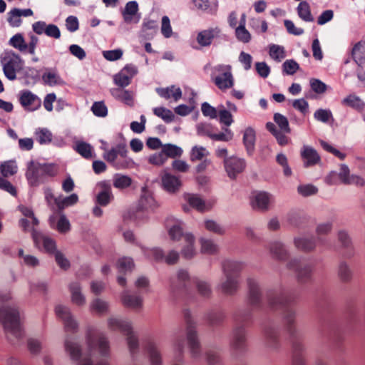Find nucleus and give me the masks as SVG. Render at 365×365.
Returning a JSON list of instances; mask_svg holds the SVG:
<instances>
[{"mask_svg": "<svg viewBox=\"0 0 365 365\" xmlns=\"http://www.w3.org/2000/svg\"><path fill=\"white\" fill-rule=\"evenodd\" d=\"M42 80L46 85L53 86L61 84L63 81L55 71L46 72L42 75Z\"/></svg>", "mask_w": 365, "mask_h": 365, "instance_id": "obj_46", "label": "nucleus"}, {"mask_svg": "<svg viewBox=\"0 0 365 365\" xmlns=\"http://www.w3.org/2000/svg\"><path fill=\"white\" fill-rule=\"evenodd\" d=\"M243 144L249 156L253 155L255 145V131L251 127L247 128L243 134Z\"/></svg>", "mask_w": 365, "mask_h": 365, "instance_id": "obj_27", "label": "nucleus"}, {"mask_svg": "<svg viewBox=\"0 0 365 365\" xmlns=\"http://www.w3.org/2000/svg\"><path fill=\"white\" fill-rule=\"evenodd\" d=\"M339 177L341 182L346 185L356 184L363 185L364 183V180L359 176L352 175L350 177L349 169L346 165H341Z\"/></svg>", "mask_w": 365, "mask_h": 365, "instance_id": "obj_28", "label": "nucleus"}, {"mask_svg": "<svg viewBox=\"0 0 365 365\" xmlns=\"http://www.w3.org/2000/svg\"><path fill=\"white\" fill-rule=\"evenodd\" d=\"M192 282L195 284L196 289L201 297L205 298L210 297L212 289L208 282L198 278H193Z\"/></svg>", "mask_w": 365, "mask_h": 365, "instance_id": "obj_38", "label": "nucleus"}, {"mask_svg": "<svg viewBox=\"0 0 365 365\" xmlns=\"http://www.w3.org/2000/svg\"><path fill=\"white\" fill-rule=\"evenodd\" d=\"M162 150L166 159L168 158H175L176 157H180L182 153V150L181 148L173 144L164 145Z\"/></svg>", "mask_w": 365, "mask_h": 365, "instance_id": "obj_44", "label": "nucleus"}, {"mask_svg": "<svg viewBox=\"0 0 365 365\" xmlns=\"http://www.w3.org/2000/svg\"><path fill=\"white\" fill-rule=\"evenodd\" d=\"M289 269L296 274L297 281L304 284L311 281L313 267L311 264L298 258L292 259L287 264Z\"/></svg>", "mask_w": 365, "mask_h": 365, "instance_id": "obj_11", "label": "nucleus"}, {"mask_svg": "<svg viewBox=\"0 0 365 365\" xmlns=\"http://www.w3.org/2000/svg\"><path fill=\"white\" fill-rule=\"evenodd\" d=\"M184 318L186 322L187 342L191 357L199 359L202 356L201 345L196 329V323L192 319L189 310L184 312Z\"/></svg>", "mask_w": 365, "mask_h": 365, "instance_id": "obj_6", "label": "nucleus"}, {"mask_svg": "<svg viewBox=\"0 0 365 365\" xmlns=\"http://www.w3.org/2000/svg\"><path fill=\"white\" fill-rule=\"evenodd\" d=\"M214 71L218 73V75L214 78L213 81L219 89L227 90L234 86L231 66L220 64L215 66Z\"/></svg>", "mask_w": 365, "mask_h": 365, "instance_id": "obj_12", "label": "nucleus"}, {"mask_svg": "<svg viewBox=\"0 0 365 365\" xmlns=\"http://www.w3.org/2000/svg\"><path fill=\"white\" fill-rule=\"evenodd\" d=\"M270 202V195L266 192H259L255 194L252 205L254 209L267 210Z\"/></svg>", "mask_w": 365, "mask_h": 365, "instance_id": "obj_26", "label": "nucleus"}, {"mask_svg": "<svg viewBox=\"0 0 365 365\" xmlns=\"http://www.w3.org/2000/svg\"><path fill=\"white\" fill-rule=\"evenodd\" d=\"M37 141L40 144L49 143L52 140V133L47 128H39L35 132Z\"/></svg>", "mask_w": 365, "mask_h": 365, "instance_id": "obj_51", "label": "nucleus"}, {"mask_svg": "<svg viewBox=\"0 0 365 365\" xmlns=\"http://www.w3.org/2000/svg\"><path fill=\"white\" fill-rule=\"evenodd\" d=\"M97 187L100 191L96 195V202L99 206L106 207L114 199L111 185L108 180H102L97 183Z\"/></svg>", "mask_w": 365, "mask_h": 365, "instance_id": "obj_20", "label": "nucleus"}, {"mask_svg": "<svg viewBox=\"0 0 365 365\" xmlns=\"http://www.w3.org/2000/svg\"><path fill=\"white\" fill-rule=\"evenodd\" d=\"M72 302L78 306L83 305L85 297L81 293V287L78 282H72L69 286Z\"/></svg>", "mask_w": 365, "mask_h": 365, "instance_id": "obj_36", "label": "nucleus"}, {"mask_svg": "<svg viewBox=\"0 0 365 365\" xmlns=\"http://www.w3.org/2000/svg\"><path fill=\"white\" fill-rule=\"evenodd\" d=\"M221 34L222 31L219 27H210L197 34L196 41L200 47H209L215 39L220 38Z\"/></svg>", "mask_w": 365, "mask_h": 365, "instance_id": "obj_17", "label": "nucleus"}, {"mask_svg": "<svg viewBox=\"0 0 365 365\" xmlns=\"http://www.w3.org/2000/svg\"><path fill=\"white\" fill-rule=\"evenodd\" d=\"M269 56L277 61H281L285 58V51L283 46L279 45H271L269 46Z\"/></svg>", "mask_w": 365, "mask_h": 365, "instance_id": "obj_53", "label": "nucleus"}, {"mask_svg": "<svg viewBox=\"0 0 365 365\" xmlns=\"http://www.w3.org/2000/svg\"><path fill=\"white\" fill-rule=\"evenodd\" d=\"M123 304L128 308L138 309L142 307L143 299L140 296L131 294L128 291H124L121 294Z\"/></svg>", "mask_w": 365, "mask_h": 365, "instance_id": "obj_24", "label": "nucleus"}, {"mask_svg": "<svg viewBox=\"0 0 365 365\" xmlns=\"http://www.w3.org/2000/svg\"><path fill=\"white\" fill-rule=\"evenodd\" d=\"M295 247L303 252H309L314 250L316 242L313 237H296L294 240Z\"/></svg>", "mask_w": 365, "mask_h": 365, "instance_id": "obj_33", "label": "nucleus"}, {"mask_svg": "<svg viewBox=\"0 0 365 365\" xmlns=\"http://www.w3.org/2000/svg\"><path fill=\"white\" fill-rule=\"evenodd\" d=\"M243 267L244 264L241 262L227 259L222 262L225 280L220 283V287L224 294L232 295L237 292L240 285V272Z\"/></svg>", "mask_w": 365, "mask_h": 365, "instance_id": "obj_3", "label": "nucleus"}, {"mask_svg": "<svg viewBox=\"0 0 365 365\" xmlns=\"http://www.w3.org/2000/svg\"><path fill=\"white\" fill-rule=\"evenodd\" d=\"M248 287L247 300L249 304L255 309H260L263 307L262 294L258 282L252 277L247 280Z\"/></svg>", "mask_w": 365, "mask_h": 365, "instance_id": "obj_15", "label": "nucleus"}, {"mask_svg": "<svg viewBox=\"0 0 365 365\" xmlns=\"http://www.w3.org/2000/svg\"><path fill=\"white\" fill-rule=\"evenodd\" d=\"M134 267V263L130 257H123L118 259L117 263V268L119 273L126 274L128 272H131Z\"/></svg>", "mask_w": 365, "mask_h": 365, "instance_id": "obj_45", "label": "nucleus"}, {"mask_svg": "<svg viewBox=\"0 0 365 365\" xmlns=\"http://www.w3.org/2000/svg\"><path fill=\"white\" fill-rule=\"evenodd\" d=\"M132 179L128 175L116 173L113 178V185L115 188L123 190L130 187L132 184Z\"/></svg>", "mask_w": 365, "mask_h": 365, "instance_id": "obj_40", "label": "nucleus"}, {"mask_svg": "<svg viewBox=\"0 0 365 365\" xmlns=\"http://www.w3.org/2000/svg\"><path fill=\"white\" fill-rule=\"evenodd\" d=\"M339 241L341 245L347 249V253L345 255L346 257H349L353 255V249L351 246V239L346 232L341 230L338 233Z\"/></svg>", "mask_w": 365, "mask_h": 365, "instance_id": "obj_43", "label": "nucleus"}, {"mask_svg": "<svg viewBox=\"0 0 365 365\" xmlns=\"http://www.w3.org/2000/svg\"><path fill=\"white\" fill-rule=\"evenodd\" d=\"M274 120L279 127L281 131L286 133H289L291 132L289 121L284 115L277 113L274 115Z\"/></svg>", "mask_w": 365, "mask_h": 365, "instance_id": "obj_54", "label": "nucleus"}, {"mask_svg": "<svg viewBox=\"0 0 365 365\" xmlns=\"http://www.w3.org/2000/svg\"><path fill=\"white\" fill-rule=\"evenodd\" d=\"M264 346L271 351H279L281 348L280 330L273 325H266L263 329Z\"/></svg>", "mask_w": 365, "mask_h": 365, "instance_id": "obj_14", "label": "nucleus"}, {"mask_svg": "<svg viewBox=\"0 0 365 365\" xmlns=\"http://www.w3.org/2000/svg\"><path fill=\"white\" fill-rule=\"evenodd\" d=\"M17 172V167L13 162H7L1 165V173L5 178L11 176Z\"/></svg>", "mask_w": 365, "mask_h": 365, "instance_id": "obj_63", "label": "nucleus"}, {"mask_svg": "<svg viewBox=\"0 0 365 365\" xmlns=\"http://www.w3.org/2000/svg\"><path fill=\"white\" fill-rule=\"evenodd\" d=\"M19 103L27 111L32 112L41 106V100L29 90H23L19 93Z\"/></svg>", "mask_w": 365, "mask_h": 365, "instance_id": "obj_18", "label": "nucleus"}, {"mask_svg": "<svg viewBox=\"0 0 365 365\" xmlns=\"http://www.w3.org/2000/svg\"><path fill=\"white\" fill-rule=\"evenodd\" d=\"M9 44L20 52L24 53L27 50L26 43L23 34L18 33L14 35L9 41Z\"/></svg>", "mask_w": 365, "mask_h": 365, "instance_id": "obj_41", "label": "nucleus"}, {"mask_svg": "<svg viewBox=\"0 0 365 365\" xmlns=\"http://www.w3.org/2000/svg\"><path fill=\"white\" fill-rule=\"evenodd\" d=\"M19 9L14 8L8 13L7 21L12 27H19L21 24Z\"/></svg>", "mask_w": 365, "mask_h": 365, "instance_id": "obj_55", "label": "nucleus"}, {"mask_svg": "<svg viewBox=\"0 0 365 365\" xmlns=\"http://www.w3.org/2000/svg\"><path fill=\"white\" fill-rule=\"evenodd\" d=\"M104 159L117 170L133 167V160L128 157V150L123 143L117 145L103 155Z\"/></svg>", "mask_w": 365, "mask_h": 365, "instance_id": "obj_5", "label": "nucleus"}, {"mask_svg": "<svg viewBox=\"0 0 365 365\" xmlns=\"http://www.w3.org/2000/svg\"><path fill=\"white\" fill-rule=\"evenodd\" d=\"M111 94L115 99L123 102L127 106H133L134 104L133 93L132 91L118 88L113 89Z\"/></svg>", "mask_w": 365, "mask_h": 365, "instance_id": "obj_29", "label": "nucleus"}, {"mask_svg": "<svg viewBox=\"0 0 365 365\" xmlns=\"http://www.w3.org/2000/svg\"><path fill=\"white\" fill-rule=\"evenodd\" d=\"M364 45V42L359 41L354 44L351 50V57L359 67L365 63Z\"/></svg>", "mask_w": 365, "mask_h": 365, "instance_id": "obj_31", "label": "nucleus"}, {"mask_svg": "<svg viewBox=\"0 0 365 365\" xmlns=\"http://www.w3.org/2000/svg\"><path fill=\"white\" fill-rule=\"evenodd\" d=\"M57 212V210L56 211ZM60 215L59 219L56 223V229L60 233H66L71 230V224L66 215L62 212H57Z\"/></svg>", "mask_w": 365, "mask_h": 365, "instance_id": "obj_52", "label": "nucleus"}, {"mask_svg": "<svg viewBox=\"0 0 365 365\" xmlns=\"http://www.w3.org/2000/svg\"><path fill=\"white\" fill-rule=\"evenodd\" d=\"M187 200L189 205L198 211L203 212L205 209V202L197 195H188Z\"/></svg>", "mask_w": 365, "mask_h": 365, "instance_id": "obj_56", "label": "nucleus"}, {"mask_svg": "<svg viewBox=\"0 0 365 365\" xmlns=\"http://www.w3.org/2000/svg\"><path fill=\"white\" fill-rule=\"evenodd\" d=\"M87 341L91 351L98 350L103 356L108 355L109 343L103 334H98L96 338L93 337L91 334H88L87 336Z\"/></svg>", "mask_w": 365, "mask_h": 365, "instance_id": "obj_19", "label": "nucleus"}, {"mask_svg": "<svg viewBox=\"0 0 365 365\" xmlns=\"http://www.w3.org/2000/svg\"><path fill=\"white\" fill-rule=\"evenodd\" d=\"M232 317L236 326L244 327L252 319V310L250 309H237L234 312Z\"/></svg>", "mask_w": 365, "mask_h": 365, "instance_id": "obj_35", "label": "nucleus"}, {"mask_svg": "<svg viewBox=\"0 0 365 365\" xmlns=\"http://www.w3.org/2000/svg\"><path fill=\"white\" fill-rule=\"evenodd\" d=\"M224 166L229 178L235 179L239 174L245 170L246 161L243 158L231 156L224 160Z\"/></svg>", "mask_w": 365, "mask_h": 365, "instance_id": "obj_16", "label": "nucleus"}, {"mask_svg": "<svg viewBox=\"0 0 365 365\" xmlns=\"http://www.w3.org/2000/svg\"><path fill=\"white\" fill-rule=\"evenodd\" d=\"M108 327L110 329L120 331L127 336V343L132 355L138 351V339L133 331L131 324L129 322L116 318H110L108 320Z\"/></svg>", "mask_w": 365, "mask_h": 365, "instance_id": "obj_8", "label": "nucleus"}, {"mask_svg": "<svg viewBox=\"0 0 365 365\" xmlns=\"http://www.w3.org/2000/svg\"><path fill=\"white\" fill-rule=\"evenodd\" d=\"M58 174V168L53 164H41L34 160L28 163L26 178L31 186L45 183L48 178Z\"/></svg>", "mask_w": 365, "mask_h": 365, "instance_id": "obj_4", "label": "nucleus"}, {"mask_svg": "<svg viewBox=\"0 0 365 365\" xmlns=\"http://www.w3.org/2000/svg\"><path fill=\"white\" fill-rule=\"evenodd\" d=\"M151 365H162V359L157 344L152 339H148L145 345Z\"/></svg>", "mask_w": 365, "mask_h": 365, "instance_id": "obj_25", "label": "nucleus"}, {"mask_svg": "<svg viewBox=\"0 0 365 365\" xmlns=\"http://www.w3.org/2000/svg\"><path fill=\"white\" fill-rule=\"evenodd\" d=\"M235 36L237 39L242 43H248L251 40V35L245 26H238L236 27Z\"/></svg>", "mask_w": 365, "mask_h": 365, "instance_id": "obj_60", "label": "nucleus"}, {"mask_svg": "<svg viewBox=\"0 0 365 365\" xmlns=\"http://www.w3.org/2000/svg\"><path fill=\"white\" fill-rule=\"evenodd\" d=\"M158 94L165 99L173 98L175 101H178L182 97V91L180 88H176L175 86H171L167 88H157Z\"/></svg>", "mask_w": 365, "mask_h": 365, "instance_id": "obj_30", "label": "nucleus"}, {"mask_svg": "<svg viewBox=\"0 0 365 365\" xmlns=\"http://www.w3.org/2000/svg\"><path fill=\"white\" fill-rule=\"evenodd\" d=\"M226 318L225 313L222 310H212L207 313L205 319L211 327H218L222 324Z\"/></svg>", "mask_w": 365, "mask_h": 365, "instance_id": "obj_32", "label": "nucleus"}, {"mask_svg": "<svg viewBox=\"0 0 365 365\" xmlns=\"http://www.w3.org/2000/svg\"><path fill=\"white\" fill-rule=\"evenodd\" d=\"M269 250L273 257L278 260L284 261L288 258L289 253L280 242L276 241L271 243Z\"/></svg>", "mask_w": 365, "mask_h": 365, "instance_id": "obj_34", "label": "nucleus"}, {"mask_svg": "<svg viewBox=\"0 0 365 365\" xmlns=\"http://www.w3.org/2000/svg\"><path fill=\"white\" fill-rule=\"evenodd\" d=\"M55 311L57 317L63 321L66 331L75 332L77 330L78 324L73 318L68 307L58 305L56 307Z\"/></svg>", "mask_w": 365, "mask_h": 365, "instance_id": "obj_21", "label": "nucleus"}, {"mask_svg": "<svg viewBox=\"0 0 365 365\" xmlns=\"http://www.w3.org/2000/svg\"><path fill=\"white\" fill-rule=\"evenodd\" d=\"M191 278L185 269H179L176 277L170 279V291L173 295L180 297L186 295L190 288Z\"/></svg>", "mask_w": 365, "mask_h": 365, "instance_id": "obj_10", "label": "nucleus"}, {"mask_svg": "<svg viewBox=\"0 0 365 365\" xmlns=\"http://www.w3.org/2000/svg\"><path fill=\"white\" fill-rule=\"evenodd\" d=\"M75 150L86 159H90L93 157V148L90 144L86 142H78L76 144Z\"/></svg>", "mask_w": 365, "mask_h": 365, "instance_id": "obj_42", "label": "nucleus"}, {"mask_svg": "<svg viewBox=\"0 0 365 365\" xmlns=\"http://www.w3.org/2000/svg\"><path fill=\"white\" fill-rule=\"evenodd\" d=\"M343 103L353 108L361 110L364 107V103L357 96L350 95L343 100Z\"/></svg>", "mask_w": 365, "mask_h": 365, "instance_id": "obj_58", "label": "nucleus"}, {"mask_svg": "<svg viewBox=\"0 0 365 365\" xmlns=\"http://www.w3.org/2000/svg\"><path fill=\"white\" fill-rule=\"evenodd\" d=\"M338 275L343 282H348L351 279L352 272L346 262H342L339 265Z\"/></svg>", "mask_w": 365, "mask_h": 365, "instance_id": "obj_50", "label": "nucleus"}, {"mask_svg": "<svg viewBox=\"0 0 365 365\" xmlns=\"http://www.w3.org/2000/svg\"><path fill=\"white\" fill-rule=\"evenodd\" d=\"M299 16L306 22H312L314 19L311 13L310 6L306 1H301L297 6Z\"/></svg>", "mask_w": 365, "mask_h": 365, "instance_id": "obj_39", "label": "nucleus"}, {"mask_svg": "<svg viewBox=\"0 0 365 365\" xmlns=\"http://www.w3.org/2000/svg\"><path fill=\"white\" fill-rule=\"evenodd\" d=\"M332 228V223L330 222H323L319 224L316 229V232L318 235V240L322 245H325V241L321 237L322 235H327Z\"/></svg>", "mask_w": 365, "mask_h": 365, "instance_id": "obj_57", "label": "nucleus"}, {"mask_svg": "<svg viewBox=\"0 0 365 365\" xmlns=\"http://www.w3.org/2000/svg\"><path fill=\"white\" fill-rule=\"evenodd\" d=\"M200 244L201 251L202 253L213 255L215 254L218 250L217 245L215 244L214 242L211 240L201 238Z\"/></svg>", "mask_w": 365, "mask_h": 365, "instance_id": "obj_49", "label": "nucleus"}, {"mask_svg": "<svg viewBox=\"0 0 365 365\" xmlns=\"http://www.w3.org/2000/svg\"><path fill=\"white\" fill-rule=\"evenodd\" d=\"M230 346L231 349L237 354H242L247 351V339L245 327L235 326L232 329Z\"/></svg>", "mask_w": 365, "mask_h": 365, "instance_id": "obj_13", "label": "nucleus"}, {"mask_svg": "<svg viewBox=\"0 0 365 365\" xmlns=\"http://www.w3.org/2000/svg\"><path fill=\"white\" fill-rule=\"evenodd\" d=\"M208 153L206 149L202 146H194L192 148L190 153V160L195 162L196 160H201Z\"/></svg>", "mask_w": 365, "mask_h": 365, "instance_id": "obj_62", "label": "nucleus"}, {"mask_svg": "<svg viewBox=\"0 0 365 365\" xmlns=\"http://www.w3.org/2000/svg\"><path fill=\"white\" fill-rule=\"evenodd\" d=\"M297 297L295 292L283 289H272L267 293L269 307L272 310L282 311L283 325L292 345V365H307L304 336L296 327V311L289 307L295 302Z\"/></svg>", "mask_w": 365, "mask_h": 365, "instance_id": "obj_1", "label": "nucleus"}, {"mask_svg": "<svg viewBox=\"0 0 365 365\" xmlns=\"http://www.w3.org/2000/svg\"><path fill=\"white\" fill-rule=\"evenodd\" d=\"M169 236L172 240L179 241L183 239L186 245L182 250V255L185 259H191L195 254L194 249V236L190 233L184 234L180 223L173 225L168 230Z\"/></svg>", "mask_w": 365, "mask_h": 365, "instance_id": "obj_9", "label": "nucleus"}, {"mask_svg": "<svg viewBox=\"0 0 365 365\" xmlns=\"http://www.w3.org/2000/svg\"><path fill=\"white\" fill-rule=\"evenodd\" d=\"M91 110L98 117H106L108 114V108L103 101L95 102L91 107Z\"/></svg>", "mask_w": 365, "mask_h": 365, "instance_id": "obj_61", "label": "nucleus"}, {"mask_svg": "<svg viewBox=\"0 0 365 365\" xmlns=\"http://www.w3.org/2000/svg\"><path fill=\"white\" fill-rule=\"evenodd\" d=\"M300 155L304 168L314 166L321 161V157L317 151L309 145L303 146Z\"/></svg>", "mask_w": 365, "mask_h": 365, "instance_id": "obj_23", "label": "nucleus"}, {"mask_svg": "<svg viewBox=\"0 0 365 365\" xmlns=\"http://www.w3.org/2000/svg\"><path fill=\"white\" fill-rule=\"evenodd\" d=\"M233 133L230 128H225V133H207V136L212 140L216 141H222V142H228L232 140L233 138Z\"/></svg>", "mask_w": 365, "mask_h": 365, "instance_id": "obj_47", "label": "nucleus"}, {"mask_svg": "<svg viewBox=\"0 0 365 365\" xmlns=\"http://www.w3.org/2000/svg\"><path fill=\"white\" fill-rule=\"evenodd\" d=\"M161 182L163 189L169 193L177 192L182 185L178 177L166 171H164L161 175Z\"/></svg>", "mask_w": 365, "mask_h": 365, "instance_id": "obj_22", "label": "nucleus"}, {"mask_svg": "<svg viewBox=\"0 0 365 365\" xmlns=\"http://www.w3.org/2000/svg\"><path fill=\"white\" fill-rule=\"evenodd\" d=\"M0 63L5 76L10 81L16 78V73L21 71L24 64L20 56L11 50H5L1 54Z\"/></svg>", "mask_w": 365, "mask_h": 365, "instance_id": "obj_7", "label": "nucleus"}, {"mask_svg": "<svg viewBox=\"0 0 365 365\" xmlns=\"http://www.w3.org/2000/svg\"><path fill=\"white\" fill-rule=\"evenodd\" d=\"M283 71L288 75L294 74L299 70V64L294 60H287L282 64Z\"/></svg>", "mask_w": 365, "mask_h": 365, "instance_id": "obj_64", "label": "nucleus"}, {"mask_svg": "<svg viewBox=\"0 0 365 365\" xmlns=\"http://www.w3.org/2000/svg\"><path fill=\"white\" fill-rule=\"evenodd\" d=\"M78 201V196L76 193H73L68 197H63V199H61V197L55 199V205L57 208V212H61L63 209L76 204Z\"/></svg>", "mask_w": 365, "mask_h": 365, "instance_id": "obj_37", "label": "nucleus"}, {"mask_svg": "<svg viewBox=\"0 0 365 365\" xmlns=\"http://www.w3.org/2000/svg\"><path fill=\"white\" fill-rule=\"evenodd\" d=\"M0 322L3 324L7 337L11 341L13 338L19 339L23 336L20 323V314L16 305L3 306L0 308Z\"/></svg>", "mask_w": 365, "mask_h": 365, "instance_id": "obj_2", "label": "nucleus"}, {"mask_svg": "<svg viewBox=\"0 0 365 365\" xmlns=\"http://www.w3.org/2000/svg\"><path fill=\"white\" fill-rule=\"evenodd\" d=\"M153 113L162 118L165 123H170L174 119V115L173 112L164 107H156L153 108Z\"/></svg>", "mask_w": 365, "mask_h": 365, "instance_id": "obj_48", "label": "nucleus"}, {"mask_svg": "<svg viewBox=\"0 0 365 365\" xmlns=\"http://www.w3.org/2000/svg\"><path fill=\"white\" fill-rule=\"evenodd\" d=\"M297 191L299 195L303 197H309L316 195L318 192V188L311 184L301 185L297 187Z\"/></svg>", "mask_w": 365, "mask_h": 365, "instance_id": "obj_59", "label": "nucleus"}]
</instances>
